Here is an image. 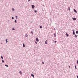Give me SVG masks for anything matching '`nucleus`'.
<instances>
[{"label": "nucleus", "mask_w": 78, "mask_h": 78, "mask_svg": "<svg viewBox=\"0 0 78 78\" xmlns=\"http://www.w3.org/2000/svg\"><path fill=\"white\" fill-rule=\"evenodd\" d=\"M56 33H55L54 34V36L55 37H56Z\"/></svg>", "instance_id": "1"}, {"label": "nucleus", "mask_w": 78, "mask_h": 78, "mask_svg": "<svg viewBox=\"0 0 78 78\" xmlns=\"http://www.w3.org/2000/svg\"><path fill=\"white\" fill-rule=\"evenodd\" d=\"M72 19L73 20H76V19L75 18H72Z\"/></svg>", "instance_id": "2"}, {"label": "nucleus", "mask_w": 78, "mask_h": 78, "mask_svg": "<svg viewBox=\"0 0 78 78\" xmlns=\"http://www.w3.org/2000/svg\"><path fill=\"white\" fill-rule=\"evenodd\" d=\"M36 41H37V42H39V39L38 38H36Z\"/></svg>", "instance_id": "3"}, {"label": "nucleus", "mask_w": 78, "mask_h": 78, "mask_svg": "<svg viewBox=\"0 0 78 78\" xmlns=\"http://www.w3.org/2000/svg\"><path fill=\"white\" fill-rule=\"evenodd\" d=\"M31 76H33V78H34V75L33 74H31Z\"/></svg>", "instance_id": "4"}, {"label": "nucleus", "mask_w": 78, "mask_h": 78, "mask_svg": "<svg viewBox=\"0 0 78 78\" xmlns=\"http://www.w3.org/2000/svg\"><path fill=\"white\" fill-rule=\"evenodd\" d=\"M74 11L76 13H77V11H76V10H75V9H74Z\"/></svg>", "instance_id": "5"}, {"label": "nucleus", "mask_w": 78, "mask_h": 78, "mask_svg": "<svg viewBox=\"0 0 78 78\" xmlns=\"http://www.w3.org/2000/svg\"><path fill=\"white\" fill-rule=\"evenodd\" d=\"M68 10H69V11H70V7H68Z\"/></svg>", "instance_id": "6"}, {"label": "nucleus", "mask_w": 78, "mask_h": 78, "mask_svg": "<svg viewBox=\"0 0 78 78\" xmlns=\"http://www.w3.org/2000/svg\"><path fill=\"white\" fill-rule=\"evenodd\" d=\"M32 8H34V6L33 5H32Z\"/></svg>", "instance_id": "7"}, {"label": "nucleus", "mask_w": 78, "mask_h": 78, "mask_svg": "<svg viewBox=\"0 0 78 78\" xmlns=\"http://www.w3.org/2000/svg\"><path fill=\"white\" fill-rule=\"evenodd\" d=\"M45 43L46 44H47V40H46Z\"/></svg>", "instance_id": "8"}, {"label": "nucleus", "mask_w": 78, "mask_h": 78, "mask_svg": "<svg viewBox=\"0 0 78 78\" xmlns=\"http://www.w3.org/2000/svg\"><path fill=\"white\" fill-rule=\"evenodd\" d=\"M23 47H25V44L24 43L23 44Z\"/></svg>", "instance_id": "9"}, {"label": "nucleus", "mask_w": 78, "mask_h": 78, "mask_svg": "<svg viewBox=\"0 0 78 78\" xmlns=\"http://www.w3.org/2000/svg\"><path fill=\"white\" fill-rule=\"evenodd\" d=\"M28 35L27 34H26L25 35V36H26V37H28Z\"/></svg>", "instance_id": "10"}, {"label": "nucleus", "mask_w": 78, "mask_h": 78, "mask_svg": "<svg viewBox=\"0 0 78 78\" xmlns=\"http://www.w3.org/2000/svg\"><path fill=\"white\" fill-rule=\"evenodd\" d=\"M1 58H2V59H3V56H1Z\"/></svg>", "instance_id": "11"}, {"label": "nucleus", "mask_w": 78, "mask_h": 78, "mask_svg": "<svg viewBox=\"0 0 78 78\" xmlns=\"http://www.w3.org/2000/svg\"><path fill=\"white\" fill-rule=\"evenodd\" d=\"M5 66H6V67H8V66L7 65H5Z\"/></svg>", "instance_id": "12"}, {"label": "nucleus", "mask_w": 78, "mask_h": 78, "mask_svg": "<svg viewBox=\"0 0 78 78\" xmlns=\"http://www.w3.org/2000/svg\"><path fill=\"white\" fill-rule=\"evenodd\" d=\"M73 34L74 35L75 34V32L74 31L73 32Z\"/></svg>", "instance_id": "13"}, {"label": "nucleus", "mask_w": 78, "mask_h": 78, "mask_svg": "<svg viewBox=\"0 0 78 78\" xmlns=\"http://www.w3.org/2000/svg\"><path fill=\"white\" fill-rule=\"evenodd\" d=\"M66 35L67 36H69V34H68L67 33H66Z\"/></svg>", "instance_id": "14"}, {"label": "nucleus", "mask_w": 78, "mask_h": 78, "mask_svg": "<svg viewBox=\"0 0 78 78\" xmlns=\"http://www.w3.org/2000/svg\"><path fill=\"white\" fill-rule=\"evenodd\" d=\"M40 28H42V26H40Z\"/></svg>", "instance_id": "15"}, {"label": "nucleus", "mask_w": 78, "mask_h": 78, "mask_svg": "<svg viewBox=\"0 0 78 78\" xmlns=\"http://www.w3.org/2000/svg\"><path fill=\"white\" fill-rule=\"evenodd\" d=\"M6 43H7V42H8V39H6Z\"/></svg>", "instance_id": "16"}, {"label": "nucleus", "mask_w": 78, "mask_h": 78, "mask_svg": "<svg viewBox=\"0 0 78 78\" xmlns=\"http://www.w3.org/2000/svg\"><path fill=\"white\" fill-rule=\"evenodd\" d=\"M15 22L16 23H17V21L16 20H15Z\"/></svg>", "instance_id": "17"}, {"label": "nucleus", "mask_w": 78, "mask_h": 78, "mask_svg": "<svg viewBox=\"0 0 78 78\" xmlns=\"http://www.w3.org/2000/svg\"><path fill=\"white\" fill-rule=\"evenodd\" d=\"M75 69H77V68H76V65L75 66Z\"/></svg>", "instance_id": "18"}, {"label": "nucleus", "mask_w": 78, "mask_h": 78, "mask_svg": "<svg viewBox=\"0 0 78 78\" xmlns=\"http://www.w3.org/2000/svg\"><path fill=\"white\" fill-rule=\"evenodd\" d=\"M75 37H76V38L77 37V35H75Z\"/></svg>", "instance_id": "19"}, {"label": "nucleus", "mask_w": 78, "mask_h": 78, "mask_svg": "<svg viewBox=\"0 0 78 78\" xmlns=\"http://www.w3.org/2000/svg\"><path fill=\"white\" fill-rule=\"evenodd\" d=\"M12 11H14V9L13 8V9H12Z\"/></svg>", "instance_id": "20"}, {"label": "nucleus", "mask_w": 78, "mask_h": 78, "mask_svg": "<svg viewBox=\"0 0 78 78\" xmlns=\"http://www.w3.org/2000/svg\"><path fill=\"white\" fill-rule=\"evenodd\" d=\"M20 74H22V72L21 71H20Z\"/></svg>", "instance_id": "21"}, {"label": "nucleus", "mask_w": 78, "mask_h": 78, "mask_svg": "<svg viewBox=\"0 0 78 78\" xmlns=\"http://www.w3.org/2000/svg\"><path fill=\"white\" fill-rule=\"evenodd\" d=\"M15 17L16 18H17V16H16Z\"/></svg>", "instance_id": "22"}, {"label": "nucleus", "mask_w": 78, "mask_h": 78, "mask_svg": "<svg viewBox=\"0 0 78 78\" xmlns=\"http://www.w3.org/2000/svg\"><path fill=\"white\" fill-rule=\"evenodd\" d=\"M12 19H14V18L13 17H12Z\"/></svg>", "instance_id": "23"}, {"label": "nucleus", "mask_w": 78, "mask_h": 78, "mask_svg": "<svg viewBox=\"0 0 78 78\" xmlns=\"http://www.w3.org/2000/svg\"><path fill=\"white\" fill-rule=\"evenodd\" d=\"M76 33L77 34H78V31H76Z\"/></svg>", "instance_id": "24"}, {"label": "nucleus", "mask_w": 78, "mask_h": 78, "mask_svg": "<svg viewBox=\"0 0 78 78\" xmlns=\"http://www.w3.org/2000/svg\"><path fill=\"white\" fill-rule=\"evenodd\" d=\"M2 62H3V63H4V60H2Z\"/></svg>", "instance_id": "25"}, {"label": "nucleus", "mask_w": 78, "mask_h": 78, "mask_svg": "<svg viewBox=\"0 0 78 78\" xmlns=\"http://www.w3.org/2000/svg\"><path fill=\"white\" fill-rule=\"evenodd\" d=\"M35 12H36H36H37V11H36L35 10Z\"/></svg>", "instance_id": "26"}, {"label": "nucleus", "mask_w": 78, "mask_h": 78, "mask_svg": "<svg viewBox=\"0 0 78 78\" xmlns=\"http://www.w3.org/2000/svg\"><path fill=\"white\" fill-rule=\"evenodd\" d=\"M77 63L78 64V60H77Z\"/></svg>", "instance_id": "27"}, {"label": "nucleus", "mask_w": 78, "mask_h": 78, "mask_svg": "<svg viewBox=\"0 0 78 78\" xmlns=\"http://www.w3.org/2000/svg\"><path fill=\"white\" fill-rule=\"evenodd\" d=\"M31 33H32V34H33V33L32 31L31 32Z\"/></svg>", "instance_id": "28"}, {"label": "nucleus", "mask_w": 78, "mask_h": 78, "mask_svg": "<svg viewBox=\"0 0 78 78\" xmlns=\"http://www.w3.org/2000/svg\"><path fill=\"white\" fill-rule=\"evenodd\" d=\"M54 42H55V43H56V41H54Z\"/></svg>", "instance_id": "29"}, {"label": "nucleus", "mask_w": 78, "mask_h": 78, "mask_svg": "<svg viewBox=\"0 0 78 78\" xmlns=\"http://www.w3.org/2000/svg\"><path fill=\"white\" fill-rule=\"evenodd\" d=\"M42 64H45V63L44 62H42Z\"/></svg>", "instance_id": "30"}, {"label": "nucleus", "mask_w": 78, "mask_h": 78, "mask_svg": "<svg viewBox=\"0 0 78 78\" xmlns=\"http://www.w3.org/2000/svg\"><path fill=\"white\" fill-rule=\"evenodd\" d=\"M12 30H15V29H14V28H13V29H12Z\"/></svg>", "instance_id": "31"}, {"label": "nucleus", "mask_w": 78, "mask_h": 78, "mask_svg": "<svg viewBox=\"0 0 78 78\" xmlns=\"http://www.w3.org/2000/svg\"><path fill=\"white\" fill-rule=\"evenodd\" d=\"M35 43L36 44H37V42L36 41L35 42Z\"/></svg>", "instance_id": "32"}, {"label": "nucleus", "mask_w": 78, "mask_h": 78, "mask_svg": "<svg viewBox=\"0 0 78 78\" xmlns=\"http://www.w3.org/2000/svg\"><path fill=\"white\" fill-rule=\"evenodd\" d=\"M77 78H78V76H77Z\"/></svg>", "instance_id": "33"}, {"label": "nucleus", "mask_w": 78, "mask_h": 78, "mask_svg": "<svg viewBox=\"0 0 78 78\" xmlns=\"http://www.w3.org/2000/svg\"><path fill=\"white\" fill-rule=\"evenodd\" d=\"M54 30H56V29H54Z\"/></svg>", "instance_id": "34"}, {"label": "nucleus", "mask_w": 78, "mask_h": 78, "mask_svg": "<svg viewBox=\"0 0 78 78\" xmlns=\"http://www.w3.org/2000/svg\"><path fill=\"white\" fill-rule=\"evenodd\" d=\"M69 68H70V66H69Z\"/></svg>", "instance_id": "35"}, {"label": "nucleus", "mask_w": 78, "mask_h": 78, "mask_svg": "<svg viewBox=\"0 0 78 78\" xmlns=\"http://www.w3.org/2000/svg\"><path fill=\"white\" fill-rule=\"evenodd\" d=\"M28 1H30V0H28Z\"/></svg>", "instance_id": "36"}]
</instances>
